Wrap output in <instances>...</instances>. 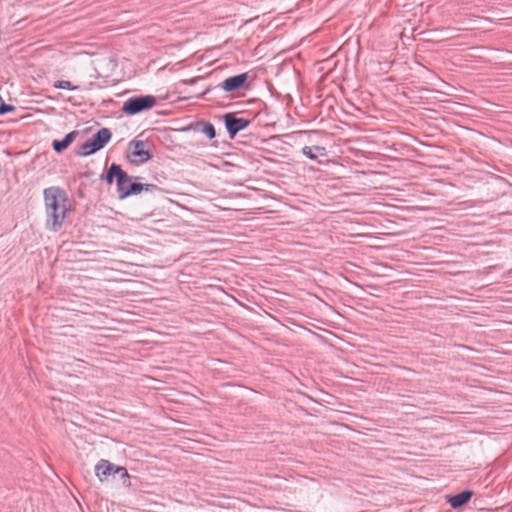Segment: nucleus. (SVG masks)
<instances>
[{
    "label": "nucleus",
    "mask_w": 512,
    "mask_h": 512,
    "mask_svg": "<svg viewBox=\"0 0 512 512\" xmlns=\"http://www.w3.org/2000/svg\"><path fill=\"white\" fill-rule=\"evenodd\" d=\"M115 468L116 465L113 463L108 460L101 459L95 466V474L99 481L104 482L109 476H113V470H115Z\"/></svg>",
    "instance_id": "nucleus-7"
},
{
    "label": "nucleus",
    "mask_w": 512,
    "mask_h": 512,
    "mask_svg": "<svg viewBox=\"0 0 512 512\" xmlns=\"http://www.w3.org/2000/svg\"><path fill=\"white\" fill-rule=\"evenodd\" d=\"M78 131H72L62 139V140H54L52 142V147L55 152L62 153L64 150H66L71 143L74 141V139L77 137Z\"/></svg>",
    "instance_id": "nucleus-9"
},
{
    "label": "nucleus",
    "mask_w": 512,
    "mask_h": 512,
    "mask_svg": "<svg viewBox=\"0 0 512 512\" xmlns=\"http://www.w3.org/2000/svg\"><path fill=\"white\" fill-rule=\"evenodd\" d=\"M119 475L122 481V484L126 487H129L131 485L130 483V476L128 474V471L125 467L122 466H116L115 470H113V476Z\"/></svg>",
    "instance_id": "nucleus-12"
},
{
    "label": "nucleus",
    "mask_w": 512,
    "mask_h": 512,
    "mask_svg": "<svg viewBox=\"0 0 512 512\" xmlns=\"http://www.w3.org/2000/svg\"><path fill=\"white\" fill-rule=\"evenodd\" d=\"M15 107L13 105H10V104H6L2 97L0 96V115H4L6 113H10V112H13L15 111Z\"/></svg>",
    "instance_id": "nucleus-16"
},
{
    "label": "nucleus",
    "mask_w": 512,
    "mask_h": 512,
    "mask_svg": "<svg viewBox=\"0 0 512 512\" xmlns=\"http://www.w3.org/2000/svg\"><path fill=\"white\" fill-rule=\"evenodd\" d=\"M132 179H133V177H132V176H129V180L123 184V188H124V190H126V189H127V186L131 183V180H132Z\"/></svg>",
    "instance_id": "nucleus-18"
},
{
    "label": "nucleus",
    "mask_w": 512,
    "mask_h": 512,
    "mask_svg": "<svg viewBox=\"0 0 512 512\" xmlns=\"http://www.w3.org/2000/svg\"><path fill=\"white\" fill-rule=\"evenodd\" d=\"M111 137L112 132L110 131V129L101 128L92 136L91 139L96 144V146L101 150L110 141Z\"/></svg>",
    "instance_id": "nucleus-10"
},
{
    "label": "nucleus",
    "mask_w": 512,
    "mask_h": 512,
    "mask_svg": "<svg viewBox=\"0 0 512 512\" xmlns=\"http://www.w3.org/2000/svg\"><path fill=\"white\" fill-rule=\"evenodd\" d=\"M54 87L57 89H64V90H76L78 87L72 85L70 81L66 80H58L54 83Z\"/></svg>",
    "instance_id": "nucleus-15"
},
{
    "label": "nucleus",
    "mask_w": 512,
    "mask_h": 512,
    "mask_svg": "<svg viewBox=\"0 0 512 512\" xmlns=\"http://www.w3.org/2000/svg\"><path fill=\"white\" fill-rule=\"evenodd\" d=\"M143 191L149 192V193H154V192H161L162 189L155 184H143Z\"/></svg>",
    "instance_id": "nucleus-17"
},
{
    "label": "nucleus",
    "mask_w": 512,
    "mask_h": 512,
    "mask_svg": "<svg viewBox=\"0 0 512 512\" xmlns=\"http://www.w3.org/2000/svg\"><path fill=\"white\" fill-rule=\"evenodd\" d=\"M223 121L230 139H234L238 132L246 129L251 123L249 119L238 118L235 113L224 114Z\"/></svg>",
    "instance_id": "nucleus-4"
},
{
    "label": "nucleus",
    "mask_w": 512,
    "mask_h": 512,
    "mask_svg": "<svg viewBox=\"0 0 512 512\" xmlns=\"http://www.w3.org/2000/svg\"><path fill=\"white\" fill-rule=\"evenodd\" d=\"M99 150L100 149L96 146V144L90 138L81 145L79 154L81 156H89V155L96 153Z\"/></svg>",
    "instance_id": "nucleus-11"
},
{
    "label": "nucleus",
    "mask_w": 512,
    "mask_h": 512,
    "mask_svg": "<svg viewBox=\"0 0 512 512\" xmlns=\"http://www.w3.org/2000/svg\"><path fill=\"white\" fill-rule=\"evenodd\" d=\"M248 78L249 76L247 73H241L225 79L218 85V87L225 92L233 93L241 89L248 88Z\"/></svg>",
    "instance_id": "nucleus-6"
},
{
    "label": "nucleus",
    "mask_w": 512,
    "mask_h": 512,
    "mask_svg": "<svg viewBox=\"0 0 512 512\" xmlns=\"http://www.w3.org/2000/svg\"><path fill=\"white\" fill-rule=\"evenodd\" d=\"M203 134H205L210 140L216 137V130L212 123L205 122L203 128L201 130Z\"/></svg>",
    "instance_id": "nucleus-14"
},
{
    "label": "nucleus",
    "mask_w": 512,
    "mask_h": 512,
    "mask_svg": "<svg viewBox=\"0 0 512 512\" xmlns=\"http://www.w3.org/2000/svg\"><path fill=\"white\" fill-rule=\"evenodd\" d=\"M473 496V492L470 490H464L461 493L455 495H448L447 502L454 509H458L466 505L471 497Z\"/></svg>",
    "instance_id": "nucleus-8"
},
{
    "label": "nucleus",
    "mask_w": 512,
    "mask_h": 512,
    "mask_svg": "<svg viewBox=\"0 0 512 512\" xmlns=\"http://www.w3.org/2000/svg\"><path fill=\"white\" fill-rule=\"evenodd\" d=\"M147 146V142L142 140H132L129 143V151L134 159H131V162L134 164H143L149 161L152 158V154L145 147Z\"/></svg>",
    "instance_id": "nucleus-5"
},
{
    "label": "nucleus",
    "mask_w": 512,
    "mask_h": 512,
    "mask_svg": "<svg viewBox=\"0 0 512 512\" xmlns=\"http://www.w3.org/2000/svg\"><path fill=\"white\" fill-rule=\"evenodd\" d=\"M46 213L48 216L47 227L56 232L64 222L67 213V195L60 187H49L44 190Z\"/></svg>",
    "instance_id": "nucleus-1"
},
{
    "label": "nucleus",
    "mask_w": 512,
    "mask_h": 512,
    "mask_svg": "<svg viewBox=\"0 0 512 512\" xmlns=\"http://www.w3.org/2000/svg\"><path fill=\"white\" fill-rule=\"evenodd\" d=\"M155 104L156 98L152 95L134 96L124 102L122 112L126 115H136L153 108Z\"/></svg>",
    "instance_id": "nucleus-3"
},
{
    "label": "nucleus",
    "mask_w": 512,
    "mask_h": 512,
    "mask_svg": "<svg viewBox=\"0 0 512 512\" xmlns=\"http://www.w3.org/2000/svg\"><path fill=\"white\" fill-rule=\"evenodd\" d=\"M210 91H211V88H207V89L204 91L203 95L208 94Z\"/></svg>",
    "instance_id": "nucleus-19"
},
{
    "label": "nucleus",
    "mask_w": 512,
    "mask_h": 512,
    "mask_svg": "<svg viewBox=\"0 0 512 512\" xmlns=\"http://www.w3.org/2000/svg\"><path fill=\"white\" fill-rule=\"evenodd\" d=\"M107 184L111 185L116 180L119 199H125L132 195H137L143 191V183L132 181L124 190L123 184L129 180V175L121 168L119 164L112 163L103 177Z\"/></svg>",
    "instance_id": "nucleus-2"
},
{
    "label": "nucleus",
    "mask_w": 512,
    "mask_h": 512,
    "mask_svg": "<svg viewBox=\"0 0 512 512\" xmlns=\"http://www.w3.org/2000/svg\"><path fill=\"white\" fill-rule=\"evenodd\" d=\"M313 151H317V152L323 154V152L325 151V148L321 147V146H313V147L304 146L302 148L303 155H305L307 158H309L311 160H316L317 155Z\"/></svg>",
    "instance_id": "nucleus-13"
}]
</instances>
